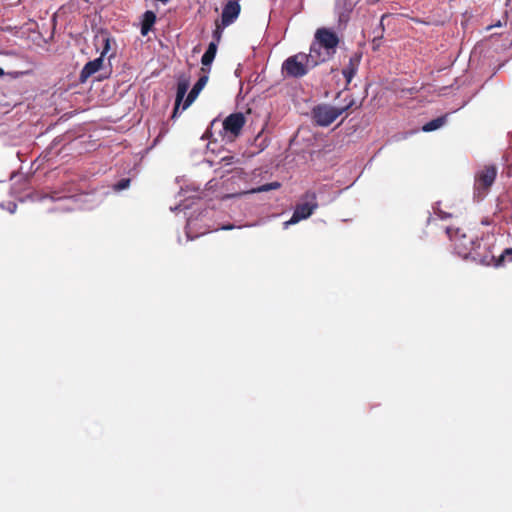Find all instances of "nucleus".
Segmentation results:
<instances>
[{
  "mask_svg": "<svg viewBox=\"0 0 512 512\" xmlns=\"http://www.w3.org/2000/svg\"><path fill=\"white\" fill-rule=\"evenodd\" d=\"M156 22V15L153 11L147 10L143 14L141 23V34L146 36Z\"/></svg>",
  "mask_w": 512,
  "mask_h": 512,
  "instance_id": "obj_14",
  "label": "nucleus"
},
{
  "mask_svg": "<svg viewBox=\"0 0 512 512\" xmlns=\"http://www.w3.org/2000/svg\"><path fill=\"white\" fill-rule=\"evenodd\" d=\"M492 259L496 267L503 266L506 261L512 262V248L505 249L499 257L493 256Z\"/></svg>",
  "mask_w": 512,
  "mask_h": 512,
  "instance_id": "obj_18",
  "label": "nucleus"
},
{
  "mask_svg": "<svg viewBox=\"0 0 512 512\" xmlns=\"http://www.w3.org/2000/svg\"><path fill=\"white\" fill-rule=\"evenodd\" d=\"M361 59L362 52H354L349 58L348 65L342 70V74L345 77L347 84H349L352 81L353 77L356 75Z\"/></svg>",
  "mask_w": 512,
  "mask_h": 512,
  "instance_id": "obj_12",
  "label": "nucleus"
},
{
  "mask_svg": "<svg viewBox=\"0 0 512 512\" xmlns=\"http://www.w3.org/2000/svg\"><path fill=\"white\" fill-rule=\"evenodd\" d=\"M241 6L236 0L228 1L222 10L221 24L223 27L231 25L239 16Z\"/></svg>",
  "mask_w": 512,
  "mask_h": 512,
  "instance_id": "obj_8",
  "label": "nucleus"
},
{
  "mask_svg": "<svg viewBox=\"0 0 512 512\" xmlns=\"http://www.w3.org/2000/svg\"><path fill=\"white\" fill-rule=\"evenodd\" d=\"M188 86H189V83L185 80L183 81H179L178 82V85H177V93H176V101H175V107H174V110H173V114H172V118H175L177 113H178V109H179V106L188 90Z\"/></svg>",
  "mask_w": 512,
  "mask_h": 512,
  "instance_id": "obj_15",
  "label": "nucleus"
},
{
  "mask_svg": "<svg viewBox=\"0 0 512 512\" xmlns=\"http://www.w3.org/2000/svg\"><path fill=\"white\" fill-rule=\"evenodd\" d=\"M201 72L203 73V75H201L199 77L198 81L194 84L193 88L187 95L186 100L183 104L182 110L187 109L193 103V101L197 98L200 91L204 88V86L208 82V79H209L208 74L210 72V68L202 67Z\"/></svg>",
  "mask_w": 512,
  "mask_h": 512,
  "instance_id": "obj_9",
  "label": "nucleus"
},
{
  "mask_svg": "<svg viewBox=\"0 0 512 512\" xmlns=\"http://www.w3.org/2000/svg\"><path fill=\"white\" fill-rule=\"evenodd\" d=\"M104 42H105V45H104L103 51H102V53H101V56H102V57L107 53V51H108V50H109V48H110L109 39H108V38H106V39L104 40Z\"/></svg>",
  "mask_w": 512,
  "mask_h": 512,
  "instance_id": "obj_21",
  "label": "nucleus"
},
{
  "mask_svg": "<svg viewBox=\"0 0 512 512\" xmlns=\"http://www.w3.org/2000/svg\"><path fill=\"white\" fill-rule=\"evenodd\" d=\"M221 36V32L219 31V29L217 28L215 31H214V37H216L217 39H219Z\"/></svg>",
  "mask_w": 512,
  "mask_h": 512,
  "instance_id": "obj_23",
  "label": "nucleus"
},
{
  "mask_svg": "<svg viewBox=\"0 0 512 512\" xmlns=\"http://www.w3.org/2000/svg\"><path fill=\"white\" fill-rule=\"evenodd\" d=\"M131 180L129 178H122L114 185L115 191H121L129 187Z\"/></svg>",
  "mask_w": 512,
  "mask_h": 512,
  "instance_id": "obj_20",
  "label": "nucleus"
},
{
  "mask_svg": "<svg viewBox=\"0 0 512 512\" xmlns=\"http://www.w3.org/2000/svg\"><path fill=\"white\" fill-rule=\"evenodd\" d=\"M446 233L453 243L455 253L460 257L489 264L480 252L481 242L477 236L463 233L460 229L453 231L450 228H446Z\"/></svg>",
  "mask_w": 512,
  "mask_h": 512,
  "instance_id": "obj_1",
  "label": "nucleus"
},
{
  "mask_svg": "<svg viewBox=\"0 0 512 512\" xmlns=\"http://www.w3.org/2000/svg\"><path fill=\"white\" fill-rule=\"evenodd\" d=\"M102 65H103L102 56H100L92 61L87 62L80 72V76H79L80 82L85 83L90 76H92L93 74H95L97 71L100 70Z\"/></svg>",
  "mask_w": 512,
  "mask_h": 512,
  "instance_id": "obj_13",
  "label": "nucleus"
},
{
  "mask_svg": "<svg viewBox=\"0 0 512 512\" xmlns=\"http://www.w3.org/2000/svg\"><path fill=\"white\" fill-rule=\"evenodd\" d=\"M16 208H17V205H16L15 203H13V202H9V203H8V210H9L11 213H14V212H15V210H16Z\"/></svg>",
  "mask_w": 512,
  "mask_h": 512,
  "instance_id": "obj_22",
  "label": "nucleus"
},
{
  "mask_svg": "<svg viewBox=\"0 0 512 512\" xmlns=\"http://www.w3.org/2000/svg\"><path fill=\"white\" fill-rule=\"evenodd\" d=\"M446 118H447L446 115L437 117V118L427 122L422 127V130L424 132H431V131L437 130V129H439L440 127H442L446 123Z\"/></svg>",
  "mask_w": 512,
  "mask_h": 512,
  "instance_id": "obj_17",
  "label": "nucleus"
},
{
  "mask_svg": "<svg viewBox=\"0 0 512 512\" xmlns=\"http://www.w3.org/2000/svg\"><path fill=\"white\" fill-rule=\"evenodd\" d=\"M306 56L311 63V67H315L320 63L329 61L334 55H332L330 52L328 53L327 50L323 49L322 47H315L314 49V42H312L309 54H306Z\"/></svg>",
  "mask_w": 512,
  "mask_h": 512,
  "instance_id": "obj_11",
  "label": "nucleus"
},
{
  "mask_svg": "<svg viewBox=\"0 0 512 512\" xmlns=\"http://www.w3.org/2000/svg\"><path fill=\"white\" fill-rule=\"evenodd\" d=\"M0 75H3V70L0 68Z\"/></svg>",
  "mask_w": 512,
  "mask_h": 512,
  "instance_id": "obj_24",
  "label": "nucleus"
},
{
  "mask_svg": "<svg viewBox=\"0 0 512 512\" xmlns=\"http://www.w3.org/2000/svg\"><path fill=\"white\" fill-rule=\"evenodd\" d=\"M246 123L244 115L240 112L232 113L223 121V130L230 141L235 140Z\"/></svg>",
  "mask_w": 512,
  "mask_h": 512,
  "instance_id": "obj_7",
  "label": "nucleus"
},
{
  "mask_svg": "<svg viewBox=\"0 0 512 512\" xmlns=\"http://www.w3.org/2000/svg\"><path fill=\"white\" fill-rule=\"evenodd\" d=\"M359 2L360 0H336L335 11L340 23L348 22L351 12Z\"/></svg>",
  "mask_w": 512,
  "mask_h": 512,
  "instance_id": "obj_10",
  "label": "nucleus"
},
{
  "mask_svg": "<svg viewBox=\"0 0 512 512\" xmlns=\"http://www.w3.org/2000/svg\"><path fill=\"white\" fill-rule=\"evenodd\" d=\"M279 187H280L279 182H271V183H267V184H264V185L258 187L257 189L253 190V192H267L270 190L278 189Z\"/></svg>",
  "mask_w": 512,
  "mask_h": 512,
  "instance_id": "obj_19",
  "label": "nucleus"
},
{
  "mask_svg": "<svg viewBox=\"0 0 512 512\" xmlns=\"http://www.w3.org/2000/svg\"><path fill=\"white\" fill-rule=\"evenodd\" d=\"M313 42L314 48L322 47L327 50L328 53L330 52L334 55L339 44V37L331 29L323 27L316 30Z\"/></svg>",
  "mask_w": 512,
  "mask_h": 512,
  "instance_id": "obj_6",
  "label": "nucleus"
},
{
  "mask_svg": "<svg viewBox=\"0 0 512 512\" xmlns=\"http://www.w3.org/2000/svg\"><path fill=\"white\" fill-rule=\"evenodd\" d=\"M317 208L318 203L316 193L313 191H307L302 196L301 202L296 205L290 220L285 222V226L296 224L301 220L307 219Z\"/></svg>",
  "mask_w": 512,
  "mask_h": 512,
  "instance_id": "obj_4",
  "label": "nucleus"
},
{
  "mask_svg": "<svg viewBox=\"0 0 512 512\" xmlns=\"http://www.w3.org/2000/svg\"><path fill=\"white\" fill-rule=\"evenodd\" d=\"M311 63L305 53H297L288 57L282 64V73L286 77L301 78L305 76Z\"/></svg>",
  "mask_w": 512,
  "mask_h": 512,
  "instance_id": "obj_5",
  "label": "nucleus"
},
{
  "mask_svg": "<svg viewBox=\"0 0 512 512\" xmlns=\"http://www.w3.org/2000/svg\"><path fill=\"white\" fill-rule=\"evenodd\" d=\"M216 52H217V44L215 42H210L207 50L205 51V53L203 54V56L201 58V63L204 68H206L207 66H210L212 64L213 60L215 59Z\"/></svg>",
  "mask_w": 512,
  "mask_h": 512,
  "instance_id": "obj_16",
  "label": "nucleus"
},
{
  "mask_svg": "<svg viewBox=\"0 0 512 512\" xmlns=\"http://www.w3.org/2000/svg\"><path fill=\"white\" fill-rule=\"evenodd\" d=\"M497 176V167L495 165H485L475 174L474 196L478 200L486 197L489 189L495 182Z\"/></svg>",
  "mask_w": 512,
  "mask_h": 512,
  "instance_id": "obj_3",
  "label": "nucleus"
},
{
  "mask_svg": "<svg viewBox=\"0 0 512 512\" xmlns=\"http://www.w3.org/2000/svg\"><path fill=\"white\" fill-rule=\"evenodd\" d=\"M354 105L355 101L353 98H350L346 105L339 108L326 104L318 105L313 108L312 116L317 125L323 127L329 126L341 114L352 108Z\"/></svg>",
  "mask_w": 512,
  "mask_h": 512,
  "instance_id": "obj_2",
  "label": "nucleus"
}]
</instances>
